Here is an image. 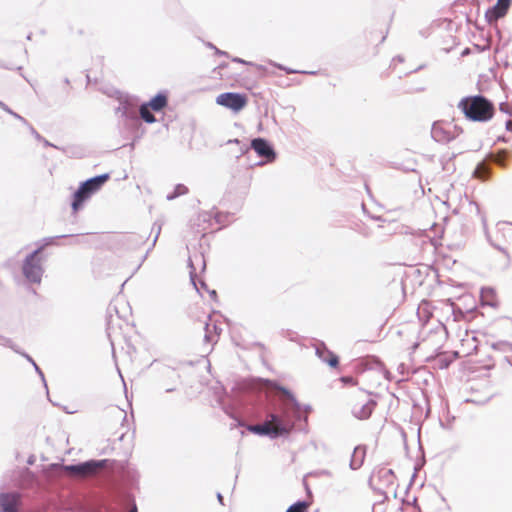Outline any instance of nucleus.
Segmentation results:
<instances>
[{"instance_id":"4468645a","label":"nucleus","mask_w":512,"mask_h":512,"mask_svg":"<svg viewBox=\"0 0 512 512\" xmlns=\"http://www.w3.org/2000/svg\"><path fill=\"white\" fill-rule=\"evenodd\" d=\"M17 500V495L14 493L0 494V511L16 512Z\"/></svg>"},{"instance_id":"2f4dec72","label":"nucleus","mask_w":512,"mask_h":512,"mask_svg":"<svg viewBox=\"0 0 512 512\" xmlns=\"http://www.w3.org/2000/svg\"><path fill=\"white\" fill-rule=\"evenodd\" d=\"M271 64H272V65H274V66H276L277 68H279V69H281V70L286 71V73H288V74H293V73H297V72H298V71H296V70H292V69H290V68H286V67H284V66H282V65L275 64V63H273V62H271Z\"/></svg>"},{"instance_id":"f8f14e48","label":"nucleus","mask_w":512,"mask_h":512,"mask_svg":"<svg viewBox=\"0 0 512 512\" xmlns=\"http://www.w3.org/2000/svg\"><path fill=\"white\" fill-rule=\"evenodd\" d=\"M375 406L376 402L372 399L365 403H356L352 408V414L357 419L366 420L371 416Z\"/></svg>"},{"instance_id":"e433bc0d","label":"nucleus","mask_w":512,"mask_h":512,"mask_svg":"<svg viewBox=\"0 0 512 512\" xmlns=\"http://www.w3.org/2000/svg\"><path fill=\"white\" fill-rule=\"evenodd\" d=\"M507 362L512 366V353L505 356Z\"/></svg>"},{"instance_id":"39448f33","label":"nucleus","mask_w":512,"mask_h":512,"mask_svg":"<svg viewBox=\"0 0 512 512\" xmlns=\"http://www.w3.org/2000/svg\"><path fill=\"white\" fill-rule=\"evenodd\" d=\"M43 246L34 250L26 256L22 264V272L24 277L30 283L39 284L42 280L44 268L42 266V258L39 256Z\"/></svg>"},{"instance_id":"2eb2a0df","label":"nucleus","mask_w":512,"mask_h":512,"mask_svg":"<svg viewBox=\"0 0 512 512\" xmlns=\"http://www.w3.org/2000/svg\"><path fill=\"white\" fill-rule=\"evenodd\" d=\"M365 456L366 447L362 445L356 446L351 456L350 468L352 470H358L363 465Z\"/></svg>"},{"instance_id":"6e6552de","label":"nucleus","mask_w":512,"mask_h":512,"mask_svg":"<svg viewBox=\"0 0 512 512\" xmlns=\"http://www.w3.org/2000/svg\"><path fill=\"white\" fill-rule=\"evenodd\" d=\"M216 103L234 112H239L246 106L247 98L243 94L226 92L217 96Z\"/></svg>"},{"instance_id":"c9c22d12","label":"nucleus","mask_w":512,"mask_h":512,"mask_svg":"<svg viewBox=\"0 0 512 512\" xmlns=\"http://www.w3.org/2000/svg\"><path fill=\"white\" fill-rule=\"evenodd\" d=\"M506 130L512 132V120L506 122Z\"/></svg>"},{"instance_id":"f03ea898","label":"nucleus","mask_w":512,"mask_h":512,"mask_svg":"<svg viewBox=\"0 0 512 512\" xmlns=\"http://www.w3.org/2000/svg\"><path fill=\"white\" fill-rule=\"evenodd\" d=\"M458 108L469 120L487 122L494 115L493 104L484 96L465 97L458 103Z\"/></svg>"},{"instance_id":"bb28decb","label":"nucleus","mask_w":512,"mask_h":512,"mask_svg":"<svg viewBox=\"0 0 512 512\" xmlns=\"http://www.w3.org/2000/svg\"><path fill=\"white\" fill-rule=\"evenodd\" d=\"M119 110H121V108H119ZM122 115L129 121H132L134 123H137L138 122V117L135 113V111L133 110H129L126 106H124L122 108Z\"/></svg>"},{"instance_id":"7c9ffc66","label":"nucleus","mask_w":512,"mask_h":512,"mask_svg":"<svg viewBox=\"0 0 512 512\" xmlns=\"http://www.w3.org/2000/svg\"><path fill=\"white\" fill-rule=\"evenodd\" d=\"M499 109L501 112L507 114V115H511L512 114V109L511 107L507 104V103H501L500 106H499Z\"/></svg>"},{"instance_id":"c85d7f7f","label":"nucleus","mask_w":512,"mask_h":512,"mask_svg":"<svg viewBox=\"0 0 512 512\" xmlns=\"http://www.w3.org/2000/svg\"><path fill=\"white\" fill-rule=\"evenodd\" d=\"M506 151L502 150L493 157V161L501 167H505Z\"/></svg>"},{"instance_id":"37998d69","label":"nucleus","mask_w":512,"mask_h":512,"mask_svg":"<svg viewBox=\"0 0 512 512\" xmlns=\"http://www.w3.org/2000/svg\"><path fill=\"white\" fill-rule=\"evenodd\" d=\"M393 60H398V61H400V62H402V61H403V59H402V57H401V56H397V57H396V58H394Z\"/></svg>"},{"instance_id":"ddd939ff","label":"nucleus","mask_w":512,"mask_h":512,"mask_svg":"<svg viewBox=\"0 0 512 512\" xmlns=\"http://www.w3.org/2000/svg\"><path fill=\"white\" fill-rule=\"evenodd\" d=\"M316 355L331 367H337L339 360L338 357L332 353L323 342L318 343L315 346Z\"/></svg>"},{"instance_id":"20e7f679","label":"nucleus","mask_w":512,"mask_h":512,"mask_svg":"<svg viewBox=\"0 0 512 512\" xmlns=\"http://www.w3.org/2000/svg\"><path fill=\"white\" fill-rule=\"evenodd\" d=\"M235 143L239 145V154L236 157H240L248 153L249 149H253L259 157L265 159V163H272L276 159V152L273 146L264 138H255L251 141L250 147L246 144H242L238 139L229 140L228 144ZM264 162H259V165H263Z\"/></svg>"},{"instance_id":"f3484780","label":"nucleus","mask_w":512,"mask_h":512,"mask_svg":"<svg viewBox=\"0 0 512 512\" xmlns=\"http://www.w3.org/2000/svg\"><path fill=\"white\" fill-rule=\"evenodd\" d=\"M194 261H196L198 264H200L202 266V269H204L205 268V260H204L203 255H201V254H197V255H194L193 258L192 257L189 258L190 278H191V281H192L193 285L195 286V288L198 289L196 282H195L196 268L194 267Z\"/></svg>"},{"instance_id":"f704fd0d","label":"nucleus","mask_w":512,"mask_h":512,"mask_svg":"<svg viewBox=\"0 0 512 512\" xmlns=\"http://www.w3.org/2000/svg\"><path fill=\"white\" fill-rule=\"evenodd\" d=\"M344 383L352 384L354 383V379L352 377H342L341 379Z\"/></svg>"},{"instance_id":"c756f323","label":"nucleus","mask_w":512,"mask_h":512,"mask_svg":"<svg viewBox=\"0 0 512 512\" xmlns=\"http://www.w3.org/2000/svg\"><path fill=\"white\" fill-rule=\"evenodd\" d=\"M69 235H59V236H55V237H48V238H45L44 241H45V245H52V244H55V240L56 239H60V238H65V237H68Z\"/></svg>"},{"instance_id":"a878e982","label":"nucleus","mask_w":512,"mask_h":512,"mask_svg":"<svg viewBox=\"0 0 512 512\" xmlns=\"http://www.w3.org/2000/svg\"><path fill=\"white\" fill-rule=\"evenodd\" d=\"M0 108L3 109L5 112L12 115L14 118L21 121L23 124H28L27 120L23 118L21 115L17 114L16 112L12 111L4 102L0 101Z\"/></svg>"},{"instance_id":"7ed1b4c3","label":"nucleus","mask_w":512,"mask_h":512,"mask_svg":"<svg viewBox=\"0 0 512 512\" xmlns=\"http://www.w3.org/2000/svg\"><path fill=\"white\" fill-rule=\"evenodd\" d=\"M110 178L108 173L92 177L79 186L73 195L72 209L74 212L78 211L83 203L95 194L104 183Z\"/></svg>"},{"instance_id":"a19ab883","label":"nucleus","mask_w":512,"mask_h":512,"mask_svg":"<svg viewBox=\"0 0 512 512\" xmlns=\"http://www.w3.org/2000/svg\"><path fill=\"white\" fill-rule=\"evenodd\" d=\"M217 498H218L219 502L221 504H223V496L220 493L217 494Z\"/></svg>"},{"instance_id":"423d86ee","label":"nucleus","mask_w":512,"mask_h":512,"mask_svg":"<svg viewBox=\"0 0 512 512\" xmlns=\"http://www.w3.org/2000/svg\"><path fill=\"white\" fill-rule=\"evenodd\" d=\"M109 463L110 460L108 459L89 460L76 465H67L65 470L73 475L86 477L95 475L98 471L108 467Z\"/></svg>"},{"instance_id":"1a4fd4ad","label":"nucleus","mask_w":512,"mask_h":512,"mask_svg":"<svg viewBox=\"0 0 512 512\" xmlns=\"http://www.w3.org/2000/svg\"><path fill=\"white\" fill-rule=\"evenodd\" d=\"M395 482V475L391 469L380 468L378 469L370 479V484L375 485V490H377L381 495H384L387 498L386 493L383 491L384 487L393 486Z\"/></svg>"},{"instance_id":"9b49d317","label":"nucleus","mask_w":512,"mask_h":512,"mask_svg":"<svg viewBox=\"0 0 512 512\" xmlns=\"http://www.w3.org/2000/svg\"><path fill=\"white\" fill-rule=\"evenodd\" d=\"M511 5V0H498L497 3L489 8L485 17L489 23L497 21L499 18H502L506 15L509 7Z\"/></svg>"},{"instance_id":"dca6fc26","label":"nucleus","mask_w":512,"mask_h":512,"mask_svg":"<svg viewBox=\"0 0 512 512\" xmlns=\"http://www.w3.org/2000/svg\"><path fill=\"white\" fill-rule=\"evenodd\" d=\"M147 104L153 111H161L167 105V96L165 93H158Z\"/></svg>"},{"instance_id":"ea45409f","label":"nucleus","mask_w":512,"mask_h":512,"mask_svg":"<svg viewBox=\"0 0 512 512\" xmlns=\"http://www.w3.org/2000/svg\"><path fill=\"white\" fill-rule=\"evenodd\" d=\"M41 141H43L44 145H45V146H47V147H48V146H54V145H53V144H51L49 141H47V140H45V139H43V138H42V140H41Z\"/></svg>"},{"instance_id":"4c0bfd02","label":"nucleus","mask_w":512,"mask_h":512,"mask_svg":"<svg viewBox=\"0 0 512 512\" xmlns=\"http://www.w3.org/2000/svg\"><path fill=\"white\" fill-rule=\"evenodd\" d=\"M233 61L234 62H238V63H243V64H249L248 62H246V61H244V60H242L240 58H234Z\"/></svg>"},{"instance_id":"9d476101","label":"nucleus","mask_w":512,"mask_h":512,"mask_svg":"<svg viewBox=\"0 0 512 512\" xmlns=\"http://www.w3.org/2000/svg\"><path fill=\"white\" fill-rule=\"evenodd\" d=\"M248 430L258 435L269 436L272 439L280 437L281 432L285 431L284 429L277 430L275 424L272 421H270V413L267 415V418L264 423L250 425L248 426Z\"/></svg>"},{"instance_id":"a211bd4d","label":"nucleus","mask_w":512,"mask_h":512,"mask_svg":"<svg viewBox=\"0 0 512 512\" xmlns=\"http://www.w3.org/2000/svg\"><path fill=\"white\" fill-rule=\"evenodd\" d=\"M0 339L2 340V342H0L2 346L11 348L14 352L23 356L28 362L34 364L35 361L32 359V357L25 353L24 351L20 350L10 339L6 337H0Z\"/></svg>"},{"instance_id":"412c9836","label":"nucleus","mask_w":512,"mask_h":512,"mask_svg":"<svg viewBox=\"0 0 512 512\" xmlns=\"http://www.w3.org/2000/svg\"><path fill=\"white\" fill-rule=\"evenodd\" d=\"M494 350L502 352L505 356L512 354V343L507 341H499L492 345Z\"/></svg>"},{"instance_id":"cd10ccee","label":"nucleus","mask_w":512,"mask_h":512,"mask_svg":"<svg viewBox=\"0 0 512 512\" xmlns=\"http://www.w3.org/2000/svg\"><path fill=\"white\" fill-rule=\"evenodd\" d=\"M481 221H482V224H483V228H484V231H485L486 237H487V239L490 241V243H491V244H492L496 249H498V250H500V251H502V252L506 253V252H505V250H504L501 246H499V245H497V244L493 243V242H492V240L490 239V237H489V233H488V228H487V219H486V216H485V215H481Z\"/></svg>"},{"instance_id":"473e14b6","label":"nucleus","mask_w":512,"mask_h":512,"mask_svg":"<svg viewBox=\"0 0 512 512\" xmlns=\"http://www.w3.org/2000/svg\"><path fill=\"white\" fill-rule=\"evenodd\" d=\"M26 125L29 127L30 132L37 140H42V136L29 123Z\"/></svg>"},{"instance_id":"79ce46f5","label":"nucleus","mask_w":512,"mask_h":512,"mask_svg":"<svg viewBox=\"0 0 512 512\" xmlns=\"http://www.w3.org/2000/svg\"><path fill=\"white\" fill-rule=\"evenodd\" d=\"M310 410H311L310 406H305V407H304V411H305L306 413H308Z\"/></svg>"},{"instance_id":"aec40b11","label":"nucleus","mask_w":512,"mask_h":512,"mask_svg":"<svg viewBox=\"0 0 512 512\" xmlns=\"http://www.w3.org/2000/svg\"><path fill=\"white\" fill-rule=\"evenodd\" d=\"M210 322H207L205 324V340L207 342H212L213 341V336H212V331L215 332L216 335L219 334V331H221V329L218 328V326L216 325V323H212L211 322V318H209Z\"/></svg>"},{"instance_id":"c03bdc74","label":"nucleus","mask_w":512,"mask_h":512,"mask_svg":"<svg viewBox=\"0 0 512 512\" xmlns=\"http://www.w3.org/2000/svg\"><path fill=\"white\" fill-rule=\"evenodd\" d=\"M210 294H211L212 297H216V291L213 290V291H211Z\"/></svg>"},{"instance_id":"0eeeda50","label":"nucleus","mask_w":512,"mask_h":512,"mask_svg":"<svg viewBox=\"0 0 512 512\" xmlns=\"http://www.w3.org/2000/svg\"><path fill=\"white\" fill-rule=\"evenodd\" d=\"M461 133L462 129L451 123L436 122L431 129L432 138L439 143H449L456 139Z\"/></svg>"},{"instance_id":"393cba45","label":"nucleus","mask_w":512,"mask_h":512,"mask_svg":"<svg viewBox=\"0 0 512 512\" xmlns=\"http://www.w3.org/2000/svg\"><path fill=\"white\" fill-rule=\"evenodd\" d=\"M308 504L305 501H298L291 505L286 512H307Z\"/></svg>"},{"instance_id":"58836bf2","label":"nucleus","mask_w":512,"mask_h":512,"mask_svg":"<svg viewBox=\"0 0 512 512\" xmlns=\"http://www.w3.org/2000/svg\"><path fill=\"white\" fill-rule=\"evenodd\" d=\"M160 230H161V227H160V226H158L156 236H155V238H154V240H153V244L156 242V240H157V238H158V236H159V234H160Z\"/></svg>"},{"instance_id":"4be33fe9","label":"nucleus","mask_w":512,"mask_h":512,"mask_svg":"<svg viewBox=\"0 0 512 512\" xmlns=\"http://www.w3.org/2000/svg\"><path fill=\"white\" fill-rule=\"evenodd\" d=\"M188 192V188L183 184L175 186L174 191L166 196L167 200H173L181 195H185Z\"/></svg>"},{"instance_id":"5701e85b","label":"nucleus","mask_w":512,"mask_h":512,"mask_svg":"<svg viewBox=\"0 0 512 512\" xmlns=\"http://www.w3.org/2000/svg\"><path fill=\"white\" fill-rule=\"evenodd\" d=\"M490 173V169L489 167L484 164V163H481L479 164L476 169L474 170V176L477 177V178H480V179H485L488 177Z\"/></svg>"},{"instance_id":"72a5a7b5","label":"nucleus","mask_w":512,"mask_h":512,"mask_svg":"<svg viewBox=\"0 0 512 512\" xmlns=\"http://www.w3.org/2000/svg\"><path fill=\"white\" fill-rule=\"evenodd\" d=\"M35 371L40 375V377L44 380V374L43 372L41 371V369L39 368V366L34 362V364H32Z\"/></svg>"},{"instance_id":"b1692460","label":"nucleus","mask_w":512,"mask_h":512,"mask_svg":"<svg viewBox=\"0 0 512 512\" xmlns=\"http://www.w3.org/2000/svg\"><path fill=\"white\" fill-rule=\"evenodd\" d=\"M497 233H502L503 236H511L512 235V223L499 222L497 224Z\"/></svg>"},{"instance_id":"f257e3e1","label":"nucleus","mask_w":512,"mask_h":512,"mask_svg":"<svg viewBox=\"0 0 512 512\" xmlns=\"http://www.w3.org/2000/svg\"><path fill=\"white\" fill-rule=\"evenodd\" d=\"M281 393L280 404L275 412L270 413V421H272L277 430L284 429L281 436L289 434L295 425V421L301 419V405L294 395L284 387H277Z\"/></svg>"},{"instance_id":"a18cd8bd","label":"nucleus","mask_w":512,"mask_h":512,"mask_svg":"<svg viewBox=\"0 0 512 512\" xmlns=\"http://www.w3.org/2000/svg\"><path fill=\"white\" fill-rule=\"evenodd\" d=\"M131 512H136V508H134Z\"/></svg>"},{"instance_id":"6ab92c4d","label":"nucleus","mask_w":512,"mask_h":512,"mask_svg":"<svg viewBox=\"0 0 512 512\" xmlns=\"http://www.w3.org/2000/svg\"><path fill=\"white\" fill-rule=\"evenodd\" d=\"M151 108L147 103H143L139 108L140 117L147 123H154L156 118L151 112Z\"/></svg>"}]
</instances>
